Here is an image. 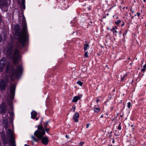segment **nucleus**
<instances>
[{
    "mask_svg": "<svg viewBox=\"0 0 146 146\" xmlns=\"http://www.w3.org/2000/svg\"><path fill=\"white\" fill-rule=\"evenodd\" d=\"M22 26L23 30L21 31H18L15 34V37L18 39L22 45L25 43L27 38V26L26 20L24 17L22 18Z\"/></svg>",
    "mask_w": 146,
    "mask_h": 146,
    "instance_id": "nucleus-1",
    "label": "nucleus"
},
{
    "mask_svg": "<svg viewBox=\"0 0 146 146\" xmlns=\"http://www.w3.org/2000/svg\"><path fill=\"white\" fill-rule=\"evenodd\" d=\"M6 72L10 74V77L11 79H18L21 74L23 68L21 66H19L17 67L16 69L14 70L13 67H11L9 66V64H7L6 68Z\"/></svg>",
    "mask_w": 146,
    "mask_h": 146,
    "instance_id": "nucleus-2",
    "label": "nucleus"
},
{
    "mask_svg": "<svg viewBox=\"0 0 146 146\" xmlns=\"http://www.w3.org/2000/svg\"><path fill=\"white\" fill-rule=\"evenodd\" d=\"M7 58H12L15 63L18 62L20 58V54L19 50L17 49L13 50V47L12 45H8L7 49Z\"/></svg>",
    "mask_w": 146,
    "mask_h": 146,
    "instance_id": "nucleus-3",
    "label": "nucleus"
},
{
    "mask_svg": "<svg viewBox=\"0 0 146 146\" xmlns=\"http://www.w3.org/2000/svg\"><path fill=\"white\" fill-rule=\"evenodd\" d=\"M45 134V132L43 127L40 125L38 126V130H36L35 133V135L39 139H42V143L45 145L48 143V140L47 137H42Z\"/></svg>",
    "mask_w": 146,
    "mask_h": 146,
    "instance_id": "nucleus-4",
    "label": "nucleus"
},
{
    "mask_svg": "<svg viewBox=\"0 0 146 146\" xmlns=\"http://www.w3.org/2000/svg\"><path fill=\"white\" fill-rule=\"evenodd\" d=\"M8 137L10 138V140L9 143H10V146H16L15 144V140L13 136V131L10 129H8L7 132Z\"/></svg>",
    "mask_w": 146,
    "mask_h": 146,
    "instance_id": "nucleus-5",
    "label": "nucleus"
},
{
    "mask_svg": "<svg viewBox=\"0 0 146 146\" xmlns=\"http://www.w3.org/2000/svg\"><path fill=\"white\" fill-rule=\"evenodd\" d=\"M6 63V58H2L0 61V71L1 72L3 70Z\"/></svg>",
    "mask_w": 146,
    "mask_h": 146,
    "instance_id": "nucleus-6",
    "label": "nucleus"
},
{
    "mask_svg": "<svg viewBox=\"0 0 146 146\" xmlns=\"http://www.w3.org/2000/svg\"><path fill=\"white\" fill-rule=\"evenodd\" d=\"M8 81V78L6 77L5 80L4 81L3 80H2L0 82V87L1 89L2 90H4L6 86L7 85V83Z\"/></svg>",
    "mask_w": 146,
    "mask_h": 146,
    "instance_id": "nucleus-7",
    "label": "nucleus"
},
{
    "mask_svg": "<svg viewBox=\"0 0 146 146\" xmlns=\"http://www.w3.org/2000/svg\"><path fill=\"white\" fill-rule=\"evenodd\" d=\"M15 87L16 86L14 84L12 85L10 87V97L12 99L14 98Z\"/></svg>",
    "mask_w": 146,
    "mask_h": 146,
    "instance_id": "nucleus-8",
    "label": "nucleus"
},
{
    "mask_svg": "<svg viewBox=\"0 0 146 146\" xmlns=\"http://www.w3.org/2000/svg\"><path fill=\"white\" fill-rule=\"evenodd\" d=\"M3 123L5 124V128H7V127L8 119L9 118V117L7 114L5 115L4 114L3 115Z\"/></svg>",
    "mask_w": 146,
    "mask_h": 146,
    "instance_id": "nucleus-9",
    "label": "nucleus"
},
{
    "mask_svg": "<svg viewBox=\"0 0 146 146\" xmlns=\"http://www.w3.org/2000/svg\"><path fill=\"white\" fill-rule=\"evenodd\" d=\"M0 112L4 113L6 112V108L5 104L4 103L0 105Z\"/></svg>",
    "mask_w": 146,
    "mask_h": 146,
    "instance_id": "nucleus-10",
    "label": "nucleus"
},
{
    "mask_svg": "<svg viewBox=\"0 0 146 146\" xmlns=\"http://www.w3.org/2000/svg\"><path fill=\"white\" fill-rule=\"evenodd\" d=\"M79 117V114L78 113L76 112L74 114L72 119L75 122L77 123L78 121V118Z\"/></svg>",
    "mask_w": 146,
    "mask_h": 146,
    "instance_id": "nucleus-11",
    "label": "nucleus"
},
{
    "mask_svg": "<svg viewBox=\"0 0 146 146\" xmlns=\"http://www.w3.org/2000/svg\"><path fill=\"white\" fill-rule=\"evenodd\" d=\"M81 95H79L77 96H74L73 98L72 102H76L78 101L82 97Z\"/></svg>",
    "mask_w": 146,
    "mask_h": 146,
    "instance_id": "nucleus-12",
    "label": "nucleus"
},
{
    "mask_svg": "<svg viewBox=\"0 0 146 146\" xmlns=\"http://www.w3.org/2000/svg\"><path fill=\"white\" fill-rule=\"evenodd\" d=\"M31 117L33 119L35 118L37 115L36 112L35 111H33L31 112Z\"/></svg>",
    "mask_w": 146,
    "mask_h": 146,
    "instance_id": "nucleus-13",
    "label": "nucleus"
},
{
    "mask_svg": "<svg viewBox=\"0 0 146 146\" xmlns=\"http://www.w3.org/2000/svg\"><path fill=\"white\" fill-rule=\"evenodd\" d=\"M22 2L21 5V7H22L23 9L25 8V0H21Z\"/></svg>",
    "mask_w": 146,
    "mask_h": 146,
    "instance_id": "nucleus-14",
    "label": "nucleus"
},
{
    "mask_svg": "<svg viewBox=\"0 0 146 146\" xmlns=\"http://www.w3.org/2000/svg\"><path fill=\"white\" fill-rule=\"evenodd\" d=\"M94 112L96 113H98L100 110V108H96L93 109Z\"/></svg>",
    "mask_w": 146,
    "mask_h": 146,
    "instance_id": "nucleus-15",
    "label": "nucleus"
},
{
    "mask_svg": "<svg viewBox=\"0 0 146 146\" xmlns=\"http://www.w3.org/2000/svg\"><path fill=\"white\" fill-rule=\"evenodd\" d=\"M90 48V46L88 44H85L84 45V50H86L88 49H89Z\"/></svg>",
    "mask_w": 146,
    "mask_h": 146,
    "instance_id": "nucleus-16",
    "label": "nucleus"
},
{
    "mask_svg": "<svg viewBox=\"0 0 146 146\" xmlns=\"http://www.w3.org/2000/svg\"><path fill=\"white\" fill-rule=\"evenodd\" d=\"M8 113H9V114H10V117L11 118V119H12L13 116V112L12 110L10 112H9V111Z\"/></svg>",
    "mask_w": 146,
    "mask_h": 146,
    "instance_id": "nucleus-17",
    "label": "nucleus"
},
{
    "mask_svg": "<svg viewBox=\"0 0 146 146\" xmlns=\"http://www.w3.org/2000/svg\"><path fill=\"white\" fill-rule=\"evenodd\" d=\"M83 83V82H82L80 81H78L77 82V84L81 86H82Z\"/></svg>",
    "mask_w": 146,
    "mask_h": 146,
    "instance_id": "nucleus-18",
    "label": "nucleus"
},
{
    "mask_svg": "<svg viewBox=\"0 0 146 146\" xmlns=\"http://www.w3.org/2000/svg\"><path fill=\"white\" fill-rule=\"evenodd\" d=\"M146 69V65H144L143 67V68L141 69V71L142 72L144 71Z\"/></svg>",
    "mask_w": 146,
    "mask_h": 146,
    "instance_id": "nucleus-19",
    "label": "nucleus"
},
{
    "mask_svg": "<svg viewBox=\"0 0 146 146\" xmlns=\"http://www.w3.org/2000/svg\"><path fill=\"white\" fill-rule=\"evenodd\" d=\"M3 140L4 143L5 144V146H6V144H7L8 143L6 139H3Z\"/></svg>",
    "mask_w": 146,
    "mask_h": 146,
    "instance_id": "nucleus-20",
    "label": "nucleus"
},
{
    "mask_svg": "<svg viewBox=\"0 0 146 146\" xmlns=\"http://www.w3.org/2000/svg\"><path fill=\"white\" fill-rule=\"evenodd\" d=\"M32 138L36 142H38V140L37 139L35 138V137L33 136H32Z\"/></svg>",
    "mask_w": 146,
    "mask_h": 146,
    "instance_id": "nucleus-21",
    "label": "nucleus"
},
{
    "mask_svg": "<svg viewBox=\"0 0 146 146\" xmlns=\"http://www.w3.org/2000/svg\"><path fill=\"white\" fill-rule=\"evenodd\" d=\"M12 101H10L9 102V105L10 107V108L11 110H12Z\"/></svg>",
    "mask_w": 146,
    "mask_h": 146,
    "instance_id": "nucleus-22",
    "label": "nucleus"
},
{
    "mask_svg": "<svg viewBox=\"0 0 146 146\" xmlns=\"http://www.w3.org/2000/svg\"><path fill=\"white\" fill-rule=\"evenodd\" d=\"M121 22V21L120 20H118L116 21L115 22V23L116 25H118L120 22Z\"/></svg>",
    "mask_w": 146,
    "mask_h": 146,
    "instance_id": "nucleus-23",
    "label": "nucleus"
},
{
    "mask_svg": "<svg viewBox=\"0 0 146 146\" xmlns=\"http://www.w3.org/2000/svg\"><path fill=\"white\" fill-rule=\"evenodd\" d=\"M131 103L130 102H129L128 103H127V107L128 108H129L130 107H131Z\"/></svg>",
    "mask_w": 146,
    "mask_h": 146,
    "instance_id": "nucleus-24",
    "label": "nucleus"
},
{
    "mask_svg": "<svg viewBox=\"0 0 146 146\" xmlns=\"http://www.w3.org/2000/svg\"><path fill=\"white\" fill-rule=\"evenodd\" d=\"M48 122H49L48 121H47L45 123L44 125V127H46L47 126L48 124Z\"/></svg>",
    "mask_w": 146,
    "mask_h": 146,
    "instance_id": "nucleus-25",
    "label": "nucleus"
},
{
    "mask_svg": "<svg viewBox=\"0 0 146 146\" xmlns=\"http://www.w3.org/2000/svg\"><path fill=\"white\" fill-rule=\"evenodd\" d=\"M76 108V107L75 106H72V108L71 109L72 110H73V111H74Z\"/></svg>",
    "mask_w": 146,
    "mask_h": 146,
    "instance_id": "nucleus-26",
    "label": "nucleus"
},
{
    "mask_svg": "<svg viewBox=\"0 0 146 146\" xmlns=\"http://www.w3.org/2000/svg\"><path fill=\"white\" fill-rule=\"evenodd\" d=\"M84 56L86 57H88V52H85V53Z\"/></svg>",
    "mask_w": 146,
    "mask_h": 146,
    "instance_id": "nucleus-27",
    "label": "nucleus"
},
{
    "mask_svg": "<svg viewBox=\"0 0 146 146\" xmlns=\"http://www.w3.org/2000/svg\"><path fill=\"white\" fill-rule=\"evenodd\" d=\"M117 28L116 27H113L112 29L111 30V31H113L115 30V29Z\"/></svg>",
    "mask_w": 146,
    "mask_h": 146,
    "instance_id": "nucleus-28",
    "label": "nucleus"
},
{
    "mask_svg": "<svg viewBox=\"0 0 146 146\" xmlns=\"http://www.w3.org/2000/svg\"><path fill=\"white\" fill-rule=\"evenodd\" d=\"M127 75V74H126L125 75L123 76V77L122 78H121V80H123V79L124 77H125V76H126Z\"/></svg>",
    "mask_w": 146,
    "mask_h": 146,
    "instance_id": "nucleus-29",
    "label": "nucleus"
},
{
    "mask_svg": "<svg viewBox=\"0 0 146 146\" xmlns=\"http://www.w3.org/2000/svg\"><path fill=\"white\" fill-rule=\"evenodd\" d=\"M118 129H119V130H121V125L120 124L118 126Z\"/></svg>",
    "mask_w": 146,
    "mask_h": 146,
    "instance_id": "nucleus-30",
    "label": "nucleus"
},
{
    "mask_svg": "<svg viewBox=\"0 0 146 146\" xmlns=\"http://www.w3.org/2000/svg\"><path fill=\"white\" fill-rule=\"evenodd\" d=\"M45 129L47 132H48L49 130V129L47 128L46 127H45Z\"/></svg>",
    "mask_w": 146,
    "mask_h": 146,
    "instance_id": "nucleus-31",
    "label": "nucleus"
},
{
    "mask_svg": "<svg viewBox=\"0 0 146 146\" xmlns=\"http://www.w3.org/2000/svg\"><path fill=\"white\" fill-rule=\"evenodd\" d=\"M84 142H81L80 143V145H83V144H84Z\"/></svg>",
    "mask_w": 146,
    "mask_h": 146,
    "instance_id": "nucleus-32",
    "label": "nucleus"
},
{
    "mask_svg": "<svg viewBox=\"0 0 146 146\" xmlns=\"http://www.w3.org/2000/svg\"><path fill=\"white\" fill-rule=\"evenodd\" d=\"M113 33L114 34L117 33H118V32H117L116 30H115L113 31Z\"/></svg>",
    "mask_w": 146,
    "mask_h": 146,
    "instance_id": "nucleus-33",
    "label": "nucleus"
},
{
    "mask_svg": "<svg viewBox=\"0 0 146 146\" xmlns=\"http://www.w3.org/2000/svg\"><path fill=\"white\" fill-rule=\"evenodd\" d=\"M89 125H90V124H89L88 123V124H87V125H86V128H88V127H89Z\"/></svg>",
    "mask_w": 146,
    "mask_h": 146,
    "instance_id": "nucleus-34",
    "label": "nucleus"
},
{
    "mask_svg": "<svg viewBox=\"0 0 146 146\" xmlns=\"http://www.w3.org/2000/svg\"><path fill=\"white\" fill-rule=\"evenodd\" d=\"M99 101H100V100L99 99H98L96 100V102H98Z\"/></svg>",
    "mask_w": 146,
    "mask_h": 146,
    "instance_id": "nucleus-35",
    "label": "nucleus"
},
{
    "mask_svg": "<svg viewBox=\"0 0 146 146\" xmlns=\"http://www.w3.org/2000/svg\"><path fill=\"white\" fill-rule=\"evenodd\" d=\"M137 16H139L140 15V13H137Z\"/></svg>",
    "mask_w": 146,
    "mask_h": 146,
    "instance_id": "nucleus-36",
    "label": "nucleus"
},
{
    "mask_svg": "<svg viewBox=\"0 0 146 146\" xmlns=\"http://www.w3.org/2000/svg\"><path fill=\"white\" fill-rule=\"evenodd\" d=\"M124 25V23L123 22V23L121 25V26H123Z\"/></svg>",
    "mask_w": 146,
    "mask_h": 146,
    "instance_id": "nucleus-37",
    "label": "nucleus"
},
{
    "mask_svg": "<svg viewBox=\"0 0 146 146\" xmlns=\"http://www.w3.org/2000/svg\"><path fill=\"white\" fill-rule=\"evenodd\" d=\"M3 5H5L6 7L7 8V9H7V7L6 6H7V5L6 4H3Z\"/></svg>",
    "mask_w": 146,
    "mask_h": 146,
    "instance_id": "nucleus-38",
    "label": "nucleus"
},
{
    "mask_svg": "<svg viewBox=\"0 0 146 146\" xmlns=\"http://www.w3.org/2000/svg\"><path fill=\"white\" fill-rule=\"evenodd\" d=\"M1 40V36H0V42Z\"/></svg>",
    "mask_w": 146,
    "mask_h": 146,
    "instance_id": "nucleus-39",
    "label": "nucleus"
},
{
    "mask_svg": "<svg viewBox=\"0 0 146 146\" xmlns=\"http://www.w3.org/2000/svg\"><path fill=\"white\" fill-rule=\"evenodd\" d=\"M35 119H36V120H38V117H36V118H35Z\"/></svg>",
    "mask_w": 146,
    "mask_h": 146,
    "instance_id": "nucleus-40",
    "label": "nucleus"
},
{
    "mask_svg": "<svg viewBox=\"0 0 146 146\" xmlns=\"http://www.w3.org/2000/svg\"><path fill=\"white\" fill-rule=\"evenodd\" d=\"M25 146H29V145H27V144H25Z\"/></svg>",
    "mask_w": 146,
    "mask_h": 146,
    "instance_id": "nucleus-41",
    "label": "nucleus"
},
{
    "mask_svg": "<svg viewBox=\"0 0 146 146\" xmlns=\"http://www.w3.org/2000/svg\"><path fill=\"white\" fill-rule=\"evenodd\" d=\"M66 137L67 138H68V136L67 135H66Z\"/></svg>",
    "mask_w": 146,
    "mask_h": 146,
    "instance_id": "nucleus-42",
    "label": "nucleus"
},
{
    "mask_svg": "<svg viewBox=\"0 0 146 146\" xmlns=\"http://www.w3.org/2000/svg\"><path fill=\"white\" fill-rule=\"evenodd\" d=\"M103 117V115H101V117Z\"/></svg>",
    "mask_w": 146,
    "mask_h": 146,
    "instance_id": "nucleus-43",
    "label": "nucleus"
},
{
    "mask_svg": "<svg viewBox=\"0 0 146 146\" xmlns=\"http://www.w3.org/2000/svg\"><path fill=\"white\" fill-rule=\"evenodd\" d=\"M0 3L1 4V5H2V4H1V3Z\"/></svg>",
    "mask_w": 146,
    "mask_h": 146,
    "instance_id": "nucleus-44",
    "label": "nucleus"
},
{
    "mask_svg": "<svg viewBox=\"0 0 146 146\" xmlns=\"http://www.w3.org/2000/svg\"><path fill=\"white\" fill-rule=\"evenodd\" d=\"M127 33V32H125V34H126Z\"/></svg>",
    "mask_w": 146,
    "mask_h": 146,
    "instance_id": "nucleus-45",
    "label": "nucleus"
},
{
    "mask_svg": "<svg viewBox=\"0 0 146 146\" xmlns=\"http://www.w3.org/2000/svg\"><path fill=\"white\" fill-rule=\"evenodd\" d=\"M144 65H146V64H145Z\"/></svg>",
    "mask_w": 146,
    "mask_h": 146,
    "instance_id": "nucleus-46",
    "label": "nucleus"
}]
</instances>
